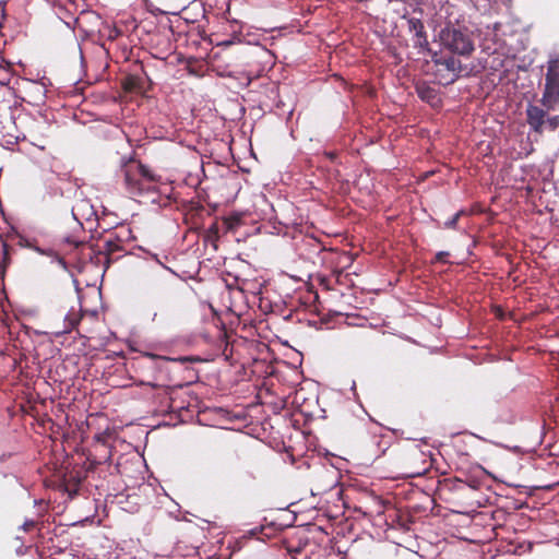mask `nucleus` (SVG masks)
<instances>
[{
  "instance_id": "26",
  "label": "nucleus",
  "mask_w": 559,
  "mask_h": 559,
  "mask_svg": "<svg viewBox=\"0 0 559 559\" xmlns=\"http://www.w3.org/2000/svg\"><path fill=\"white\" fill-rule=\"evenodd\" d=\"M449 255H450V253L448 251H439L435 255L433 262H437V263H448Z\"/></svg>"
},
{
  "instance_id": "34",
  "label": "nucleus",
  "mask_w": 559,
  "mask_h": 559,
  "mask_svg": "<svg viewBox=\"0 0 559 559\" xmlns=\"http://www.w3.org/2000/svg\"><path fill=\"white\" fill-rule=\"evenodd\" d=\"M142 253L150 254V252L145 251L143 248L141 249Z\"/></svg>"
},
{
  "instance_id": "30",
  "label": "nucleus",
  "mask_w": 559,
  "mask_h": 559,
  "mask_svg": "<svg viewBox=\"0 0 559 559\" xmlns=\"http://www.w3.org/2000/svg\"><path fill=\"white\" fill-rule=\"evenodd\" d=\"M2 250H3L4 260H7V257L9 254V246L7 243H3Z\"/></svg>"
},
{
  "instance_id": "35",
  "label": "nucleus",
  "mask_w": 559,
  "mask_h": 559,
  "mask_svg": "<svg viewBox=\"0 0 559 559\" xmlns=\"http://www.w3.org/2000/svg\"><path fill=\"white\" fill-rule=\"evenodd\" d=\"M157 2H158V4H160V3H162V0H157Z\"/></svg>"
},
{
  "instance_id": "15",
  "label": "nucleus",
  "mask_w": 559,
  "mask_h": 559,
  "mask_svg": "<svg viewBox=\"0 0 559 559\" xmlns=\"http://www.w3.org/2000/svg\"><path fill=\"white\" fill-rule=\"evenodd\" d=\"M82 319L80 311H75L71 308L64 316L63 326L56 331L57 334L70 333L74 330Z\"/></svg>"
},
{
  "instance_id": "28",
  "label": "nucleus",
  "mask_w": 559,
  "mask_h": 559,
  "mask_svg": "<svg viewBox=\"0 0 559 559\" xmlns=\"http://www.w3.org/2000/svg\"><path fill=\"white\" fill-rule=\"evenodd\" d=\"M154 25H157L154 21H147V17H145V19L142 17V27L146 26V29L147 28L154 29Z\"/></svg>"
},
{
  "instance_id": "2",
  "label": "nucleus",
  "mask_w": 559,
  "mask_h": 559,
  "mask_svg": "<svg viewBox=\"0 0 559 559\" xmlns=\"http://www.w3.org/2000/svg\"><path fill=\"white\" fill-rule=\"evenodd\" d=\"M58 241L62 250L66 251L69 247L78 251V258L83 269L96 267L104 273L109 266L110 260L106 251L80 240L75 234L62 235L58 238Z\"/></svg>"
},
{
  "instance_id": "7",
  "label": "nucleus",
  "mask_w": 559,
  "mask_h": 559,
  "mask_svg": "<svg viewBox=\"0 0 559 559\" xmlns=\"http://www.w3.org/2000/svg\"><path fill=\"white\" fill-rule=\"evenodd\" d=\"M559 102V59L548 62L547 73L545 78V88L540 103L547 109H552L554 105Z\"/></svg>"
},
{
  "instance_id": "5",
  "label": "nucleus",
  "mask_w": 559,
  "mask_h": 559,
  "mask_svg": "<svg viewBox=\"0 0 559 559\" xmlns=\"http://www.w3.org/2000/svg\"><path fill=\"white\" fill-rule=\"evenodd\" d=\"M169 187L162 182L160 176L152 173L146 166L142 165V204H160L162 197H166Z\"/></svg>"
},
{
  "instance_id": "10",
  "label": "nucleus",
  "mask_w": 559,
  "mask_h": 559,
  "mask_svg": "<svg viewBox=\"0 0 559 559\" xmlns=\"http://www.w3.org/2000/svg\"><path fill=\"white\" fill-rule=\"evenodd\" d=\"M408 29L414 34V46L426 49L429 46L425 25L420 19L411 17L407 20Z\"/></svg>"
},
{
  "instance_id": "11",
  "label": "nucleus",
  "mask_w": 559,
  "mask_h": 559,
  "mask_svg": "<svg viewBox=\"0 0 559 559\" xmlns=\"http://www.w3.org/2000/svg\"><path fill=\"white\" fill-rule=\"evenodd\" d=\"M169 362L166 357L142 352V369H154L162 374L167 370Z\"/></svg>"
},
{
  "instance_id": "14",
  "label": "nucleus",
  "mask_w": 559,
  "mask_h": 559,
  "mask_svg": "<svg viewBox=\"0 0 559 559\" xmlns=\"http://www.w3.org/2000/svg\"><path fill=\"white\" fill-rule=\"evenodd\" d=\"M416 93L421 100L432 106L437 105L440 102V99L438 98L437 90L425 82L418 83L416 85Z\"/></svg>"
},
{
  "instance_id": "31",
  "label": "nucleus",
  "mask_w": 559,
  "mask_h": 559,
  "mask_svg": "<svg viewBox=\"0 0 559 559\" xmlns=\"http://www.w3.org/2000/svg\"><path fill=\"white\" fill-rule=\"evenodd\" d=\"M320 284L324 286L326 289H330L329 281L326 278H321Z\"/></svg>"
},
{
  "instance_id": "19",
  "label": "nucleus",
  "mask_w": 559,
  "mask_h": 559,
  "mask_svg": "<svg viewBox=\"0 0 559 559\" xmlns=\"http://www.w3.org/2000/svg\"><path fill=\"white\" fill-rule=\"evenodd\" d=\"M138 496L133 495H122L119 498V503L122 506L124 510L128 512H136L139 509Z\"/></svg>"
},
{
  "instance_id": "16",
  "label": "nucleus",
  "mask_w": 559,
  "mask_h": 559,
  "mask_svg": "<svg viewBox=\"0 0 559 559\" xmlns=\"http://www.w3.org/2000/svg\"><path fill=\"white\" fill-rule=\"evenodd\" d=\"M224 234L235 233L243 225V216L239 213H234L222 218Z\"/></svg>"
},
{
  "instance_id": "24",
  "label": "nucleus",
  "mask_w": 559,
  "mask_h": 559,
  "mask_svg": "<svg viewBox=\"0 0 559 559\" xmlns=\"http://www.w3.org/2000/svg\"><path fill=\"white\" fill-rule=\"evenodd\" d=\"M545 124L548 127L549 130L555 131L559 127V115L548 117L545 120Z\"/></svg>"
},
{
  "instance_id": "21",
  "label": "nucleus",
  "mask_w": 559,
  "mask_h": 559,
  "mask_svg": "<svg viewBox=\"0 0 559 559\" xmlns=\"http://www.w3.org/2000/svg\"><path fill=\"white\" fill-rule=\"evenodd\" d=\"M157 397L159 399L162 412H165L169 407V396L167 390L163 388H158Z\"/></svg>"
},
{
  "instance_id": "6",
  "label": "nucleus",
  "mask_w": 559,
  "mask_h": 559,
  "mask_svg": "<svg viewBox=\"0 0 559 559\" xmlns=\"http://www.w3.org/2000/svg\"><path fill=\"white\" fill-rule=\"evenodd\" d=\"M397 466L401 474L405 477L421 476L428 469V461L425 453L417 447H411L401 453Z\"/></svg>"
},
{
  "instance_id": "13",
  "label": "nucleus",
  "mask_w": 559,
  "mask_h": 559,
  "mask_svg": "<svg viewBox=\"0 0 559 559\" xmlns=\"http://www.w3.org/2000/svg\"><path fill=\"white\" fill-rule=\"evenodd\" d=\"M82 479L83 477L80 471L67 472L63 475L61 486L63 487L64 491L70 495V497H73L78 493Z\"/></svg>"
},
{
  "instance_id": "22",
  "label": "nucleus",
  "mask_w": 559,
  "mask_h": 559,
  "mask_svg": "<svg viewBox=\"0 0 559 559\" xmlns=\"http://www.w3.org/2000/svg\"><path fill=\"white\" fill-rule=\"evenodd\" d=\"M465 212L463 210L455 213L450 219L444 223V227L449 229H456L459 219Z\"/></svg>"
},
{
  "instance_id": "25",
  "label": "nucleus",
  "mask_w": 559,
  "mask_h": 559,
  "mask_svg": "<svg viewBox=\"0 0 559 559\" xmlns=\"http://www.w3.org/2000/svg\"><path fill=\"white\" fill-rule=\"evenodd\" d=\"M146 316H147V318H148V320H150V322H151L152 324H155V323H158V322H159V320H157V318H158V313H157V311H156V310H154L153 308L147 307V309H146Z\"/></svg>"
},
{
  "instance_id": "4",
  "label": "nucleus",
  "mask_w": 559,
  "mask_h": 559,
  "mask_svg": "<svg viewBox=\"0 0 559 559\" xmlns=\"http://www.w3.org/2000/svg\"><path fill=\"white\" fill-rule=\"evenodd\" d=\"M143 31L146 36L142 37V49L145 45L152 57L165 60L173 48L166 26L154 25V29H146V26H143Z\"/></svg>"
},
{
  "instance_id": "29",
  "label": "nucleus",
  "mask_w": 559,
  "mask_h": 559,
  "mask_svg": "<svg viewBox=\"0 0 559 559\" xmlns=\"http://www.w3.org/2000/svg\"><path fill=\"white\" fill-rule=\"evenodd\" d=\"M35 523L33 521H27L24 523V530L29 531L32 527H34Z\"/></svg>"
},
{
  "instance_id": "17",
  "label": "nucleus",
  "mask_w": 559,
  "mask_h": 559,
  "mask_svg": "<svg viewBox=\"0 0 559 559\" xmlns=\"http://www.w3.org/2000/svg\"><path fill=\"white\" fill-rule=\"evenodd\" d=\"M87 209V215L94 214L93 207L88 205V202L85 200L79 201L73 207H72V216L75 223L74 233H83V225L80 222V211Z\"/></svg>"
},
{
  "instance_id": "20",
  "label": "nucleus",
  "mask_w": 559,
  "mask_h": 559,
  "mask_svg": "<svg viewBox=\"0 0 559 559\" xmlns=\"http://www.w3.org/2000/svg\"><path fill=\"white\" fill-rule=\"evenodd\" d=\"M221 231L224 233L223 222L219 224L215 221L207 229V238L211 240H216L221 237Z\"/></svg>"
},
{
  "instance_id": "1",
  "label": "nucleus",
  "mask_w": 559,
  "mask_h": 559,
  "mask_svg": "<svg viewBox=\"0 0 559 559\" xmlns=\"http://www.w3.org/2000/svg\"><path fill=\"white\" fill-rule=\"evenodd\" d=\"M121 115L123 120V132L131 142L139 133L140 122L136 114L140 107L138 96L140 95V78L138 75H127L121 81ZM134 141H138L134 139Z\"/></svg>"
},
{
  "instance_id": "12",
  "label": "nucleus",
  "mask_w": 559,
  "mask_h": 559,
  "mask_svg": "<svg viewBox=\"0 0 559 559\" xmlns=\"http://www.w3.org/2000/svg\"><path fill=\"white\" fill-rule=\"evenodd\" d=\"M439 66L444 67L448 71L452 73V78L449 80L448 83H453L456 81L460 75L465 72V74H468V71H466V68L462 66L461 61L454 57H444L437 61Z\"/></svg>"
},
{
  "instance_id": "27",
  "label": "nucleus",
  "mask_w": 559,
  "mask_h": 559,
  "mask_svg": "<svg viewBox=\"0 0 559 559\" xmlns=\"http://www.w3.org/2000/svg\"><path fill=\"white\" fill-rule=\"evenodd\" d=\"M109 436V433L107 432H103V433H97L94 439L102 443V444H105L106 443V440H107V437Z\"/></svg>"
},
{
  "instance_id": "8",
  "label": "nucleus",
  "mask_w": 559,
  "mask_h": 559,
  "mask_svg": "<svg viewBox=\"0 0 559 559\" xmlns=\"http://www.w3.org/2000/svg\"><path fill=\"white\" fill-rule=\"evenodd\" d=\"M121 173L123 175L126 188L132 194L140 192V159L131 156L122 164Z\"/></svg>"
},
{
  "instance_id": "3",
  "label": "nucleus",
  "mask_w": 559,
  "mask_h": 559,
  "mask_svg": "<svg viewBox=\"0 0 559 559\" xmlns=\"http://www.w3.org/2000/svg\"><path fill=\"white\" fill-rule=\"evenodd\" d=\"M439 38L442 47L454 55L467 57L475 50L472 32L466 27L447 25Z\"/></svg>"
},
{
  "instance_id": "9",
  "label": "nucleus",
  "mask_w": 559,
  "mask_h": 559,
  "mask_svg": "<svg viewBox=\"0 0 559 559\" xmlns=\"http://www.w3.org/2000/svg\"><path fill=\"white\" fill-rule=\"evenodd\" d=\"M525 114L526 122L530 126V128L534 132L542 134L544 132V126L547 115L546 110L536 105L528 104Z\"/></svg>"
},
{
  "instance_id": "23",
  "label": "nucleus",
  "mask_w": 559,
  "mask_h": 559,
  "mask_svg": "<svg viewBox=\"0 0 559 559\" xmlns=\"http://www.w3.org/2000/svg\"><path fill=\"white\" fill-rule=\"evenodd\" d=\"M142 2L145 3L147 12L151 13L154 17H156L158 14L165 13L164 10H162L158 5L152 3L150 0H142Z\"/></svg>"
},
{
  "instance_id": "18",
  "label": "nucleus",
  "mask_w": 559,
  "mask_h": 559,
  "mask_svg": "<svg viewBox=\"0 0 559 559\" xmlns=\"http://www.w3.org/2000/svg\"><path fill=\"white\" fill-rule=\"evenodd\" d=\"M145 107L147 109L148 116H157L159 112L158 109V100L152 96L148 95L146 92L142 91V109Z\"/></svg>"
},
{
  "instance_id": "33",
  "label": "nucleus",
  "mask_w": 559,
  "mask_h": 559,
  "mask_svg": "<svg viewBox=\"0 0 559 559\" xmlns=\"http://www.w3.org/2000/svg\"><path fill=\"white\" fill-rule=\"evenodd\" d=\"M141 459H142V461H143V463H144V466H145V467H147V465H146V463H145V456H144L143 454L141 455Z\"/></svg>"
},
{
  "instance_id": "32",
  "label": "nucleus",
  "mask_w": 559,
  "mask_h": 559,
  "mask_svg": "<svg viewBox=\"0 0 559 559\" xmlns=\"http://www.w3.org/2000/svg\"><path fill=\"white\" fill-rule=\"evenodd\" d=\"M141 385H142V386H143V385H145V386H150V388H152V389L156 386L155 384H153V383H151V382H144V381H142V382H141Z\"/></svg>"
}]
</instances>
